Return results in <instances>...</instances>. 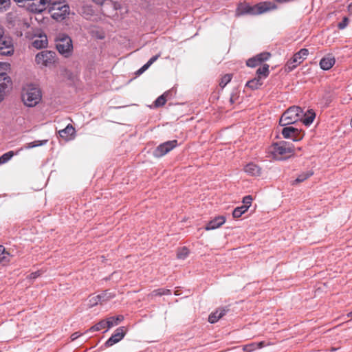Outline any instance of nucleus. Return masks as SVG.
<instances>
[{
  "label": "nucleus",
  "instance_id": "nucleus-1",
  "mask_svg": "<svg viewBox=\"0 0 352 352\" xmlns=\"http://www.w3.org/2000/svg\"><path fill=\"white\" fill-rule=\"evenodd\" d=\"M276 8V6L270 2H261L253 6L246 2L239 3L237 5L235 16H240L244 14L257 15Z\"/></svg>",
  "mask_w": 352,
  "mask_h": 352
},
{
  "label": "nucleus",
  "instance_id": "nucleus-2",
  "mask_svg": "<svg viewBox=\"0 0 352 352\" xmlns=\"http://www.w3.org/2000/svg\"><path fill=\"white\" fill-rule=\"evenodd\" d=\"M294 146L285 141L272 144L268 148V153L276 160H285L295 155Z\"/></svg>",
  "mask_w": 352,
  "mask_h": 352
},
{
  "label": "nucleus",
  "instance_id": "nucleus-3",
  "mask_svg": "<svg viewBox=\"0 0 352 352\" xmlns=\"http://www.w3.org/2000/svg\"><path fill=\"white\" fill-rule=\"evenodd\" d=\"M42 99V93L39 87L34 85H28L22 93V100L25 105L30 107H35Z\"/></svg>",
  "mask_w": 352,
  "mask_h": 352
},
{
  "label": "nucleus",
  "instance_id": "nucleus-4",
  "mask_svg": "<svg viewBox=\"0 0 352 352\" xmlns=\"http://www.w3.org/2000/svg\"><path fill=\"white\" fill-rule=\"evenodd\" d=\"M302 110L300 107L292 106L288 108L280 118L279 124L281 126H287L301 120Z\"/></svg>",
  "mask_w": 352,
  "mask_h": 352
},
{
  "label": "nucleus",
  "instance_id": "nucleus-5",
  "mask_svg": "<svg viewBox=\"0 0 352 352\" xmlns=\"http://www.w3.org/2000/svg\"><path fill=\"white\" fill-rule=\"evenodd\" d=\"M56 47L60 54L69 57L73 50L71 38L65 34H60L56 39Z\"/></svg>",
  "mask_w": 352,
  "mask_h": 352
},
{
  "label": "nucleus",
  "instance_id": "nucleus-6",
  "mask_svg": "<svg viewBox=\"0 0 352 352\" xmlns=\"http://www.w3.org/2000/svg\"><path fill=\"white\" fill-rule=\"evenodd\" d=\"M50 12L54 19L62 21L69 14V7L63 2H53L50 3Z\"/></svg>",
  "mask_w": 352,
  "mask_h": 352
},
{
  "label": "nucleus",
  "instance_id": "nucleus-7",
  "mask_svg": "<svg viewBox=\"0 0 352 352\" xmlns=\"http://www.w3.org/2000/svg\"><path fill=\"white\" fill-rule=\"evenodd\" d=\"M56 60V53L50 50L41 51L35 56V63L40 67H50Z\"/></svg>",
  "mask_w": 352,
  "mask_h": 352
},
{
  "label": "nucleus",
  "instance_id": "nucleus-8",
  "mask_svg": "<svg viewBox=\"0 0 352 352\" xmlns=\"http://www.w3.org/2000/svg\"><path fill=\"white\" fill-rule=\"evenodd\" d=\"M309 54V51L306 48L301 49L299 52L296 53L292 58H291L285 65V71L287 72H292L302 61L306 59Z\"/></svg>",
  "mask_w": 352,
  "mask_h": 352
},
{
  "label": "nucleus",
  "instance_id": "nucleus-9",
  "mask_svg": "<svg viewBox=\"0 0 352 352\" xmlns=\"http://www.w3.org/2000/svg\"><path fill=\"white\" fill-rule=\"evenodd\" d=\"M178 145L176 140L165 142L158 146L153 151V156L160 158L169 153Z\"/></svg>",
  "mask_w": 352,
  "mask_h": 352
},
{
  "label": "nucleus",
  "instance_id": "nucleus-10",
  "mask_svg": "<svg viewBox=\"0 0 352 352\" xmlns=\"http://www.w3.org/2000/svg\"><path fill=\"white\" fill-rule=\"evenodd\" d=\"M14 52L12 41L10 38L3 36V31L0 30V54L10 55Z\"/></svg>",
  "mask_w": 352,
  "mask_h": 352
},
{
  "label": "nucleus",
  "instance_id": "nucleus-11",
  "mask_svg": "<svg viewBox=\"0 0 352 352\" xmlns=\"http://www.w3.org/2000/svg\"><path fill=\"white\" fill-rule=\"evenodd\" d=\"M51 0H29L28 10L32 12H41L50 5Z\"/></svg>",
  "mask_w": 352,
  "mask_h": 352
},
{
  "label": "nucleus",
  "instance_id": "nucleus-12",
  "mask_svg": "<svg viewBox=\"0 0 352 352\" xmlns=\"http://www.w3.org/2000/svg\"><path fill=\"white\" fill-rule=\"evenodd\" d=\"M282 135L285 138H292L294 141L297 142L302 139V134L298 129L293 126H287L283 129Z\"/></svg>",
  "mask_w": 352,
  "mask_h": 352
},
{
  "label": "nucleus",
  "instance_id": "nucleus-13",
  "mask_svg": "<svg viewBox=\"0 0 352 352\" xmlns=\"http://www.w3.org/2000/svg\"><path fill=\"white\" fill-rule=\"evenodd\" d=\"M271 56L270 53L269 52H262L259 54H257L256 56L249 58L247 62L246 65L248 67H256L258 65H261L263 64V62L267 60Z\"/></svg>",
  "mask_w": 352,
  "mask_h": 352
},
{
  "label": "nucleus",
  "instance_id": "nucleus-14",
  "mask_svg": "<svg viewBox=\"0 0 352 352\" xmlns=\"http://www.w3.org/2000/svg\"><path fill=\"white\" fill-rule=\"evenodd\" d=\"M126 334L124 327H118L113 334L106 341L104 345L106 347H110L120 341Z\"/></svg>",
  "mask_w": 352,
  "mask_h": 352
},
{
  "label": "nucleus",
  "instance_id": "nucleus-15",
  "mask_svg": "<svg viewBox=\"0 0 352 352\" xmlns=\"http://www.w3.org/2000/svg\"><path fill=\"white\" fill-rule=\"evenodd\" d=\"M243 171L251 177H257L262 175L261 167L253 162L247 164L243 168Z\"/></svg>",
  "mask_w": 352,
  "mask_h": 352
},
{
  "label": "nucleus",
  "instance_id": "nucleus-16",
  "mask_svg": "<svg viewBox=\"0 0 352 352\" xmlns=\"http://www.w3.org/2000/svg\"><path fill=\"white\" fill-rule=\"evenodd\" d=\"M58 133L63 139L69 141L75 138L76 130L72 124H69L65 129L60 130Z\"/></svg>",
  "mask_w": 352,
  "mask_h": 352
},
{
  "label": "nucleus",
  "instance_id": "nucleus-17",
  "mask_svg": "<svg viewBox=\"0 0 352 352\" xmlns=\"http://www.w3.org/2000/svg\"><path fill=\"white\" fill-rule=\"evenodd\" d=\"M48 41L45 34H40L33 38L32 45L36 49L45 48L47 46Z\"/></svg>",
  "mask_w": 352,
  "mask_h": 352
},
{
  "label": "nucleus",
  "instance_id": "nucleus-18",
  "mask_svg": "<svg viewBox=\"0 0 352 352\" xmlns=\"http://www.w3.org/2000/svg\"><path fill=\"white\" fill-rule=\"evenodd\" d=\"M12 82L6 73H0V89L6 94L12 88Z\"/></svg>",
  "mask_w": 352,
  "mask_h": 352
},
{
  "label": "nucleus",
  "instance_id": "nucleus-19",
  "mask_svg": "<svg viewBox=\"0 0 352 352\" xmlns=\"http://www.w3.org/2000/svg\"><path fill=\"white\" fill-rule=\"evenodd\" d=\"M13 255L3 245H0V263L8 265L10 263Z\"/></svg>",
  "mask_w": 352,
  "mask_h": 352
},
{
  "label": "nucleus",
  "instance_id": "nucleus-20",
  "mask_svg": "<svg viewBox=\"0 0 352 352\" xmlns=\"http://www.w3.org/2000/svg\"><path fill=\"white\" fill-rule=\"evenodd\" d=\"M228 311L224 307L218 308L215 311L212 312L208 317V322L214 324L221 319Z\"/></svg>",
  "mask_w": 352,
  "mask_h": 352
},
{
  "label": "nucleus",
  "instance_id": "nucleus-21",
  "mask_svg": "<svg viewBox=\"0 0 352 352\" xmlns=\"http://www.w3.org/2000/svg\"><path fill=\"white\" fill-rule=\"evenodd\" d=\"M336 60L332 54H327L320 62V66L323 70L330 69L335 64Z\"/></svg>",
  "mask_w": 352,
  "mask_h": 352
},
{
  "label": "nucleus",
  "instance_id": "nucleus-22",
  "mask_svg": "<svg viewBox=\"0 0 352 352\" xmlns=\"http://www.w3.org/2000/svg\"><path fill=\"white\" fill-rule=\"evenodd\" d=\"M226 222V218L223 216H219L208 222L206 226V230H214L219 228Z\"/></svg>",
  "mask_w": 352,
  "mask_h": 352
},
{
  "label": "nucleus",
  "instance_id": "nucleus-23",
  "mask_svg": "<svg viewBox=\"0 0 352 352\" xmlns=\"http://www.w3.org/2000/svg\"><path fill=\"white\" fill-rule=\"evenodd\" d=\"M316 118V113L312 110H308L305 114L302 113V116L300 120L306 126H309L314 120Z\"/></svg>",
  "mask_w": 352,
  "mask_h": 352
},
{
  "label": "nucleus",
  "instance_id": "nucleus-24",
  "mask_svg": "<svg viewBox=\"0 0 352 352\" xmlns=\"http://www.w3.org/2000/svg\"><path fill=\"white\" fill-rule=\"evenodd\" d=\"M267 345H269V344H266L264 341L259 342H252L245 345L243 346V351L245 352H252L257 349L263 348Z\"/></svg>",
  "mask_w": 352,
  "mask_h": 352
},
{
  "label": "nucleus",
  "instance_id": "nucleus-25",
  "mask_svg": "<svg viewBox=\"0 0 352 352\" xmlns=\"http://www.w3.org/2000/svg\"><path fill=\"white\" fill-rule=\"evenodd\" d=\"M262 85V79L256 76L254 78L248 81L245 87L250 88L252 90H255L258 89Z\"/></svg>",
  "mask_w": 352,
  "mask_h": 352
},
{
  "label": "nucleus",
  "instance_id": "nucleus-26",
  "mask_svg": "<svg viewBox=\"0 0 352 352\" xmlns=\"http://www.w3.org/2000/svg\"><path fill=\"white\" fill-rule=\"evenodd\" d=\"M124 320V317L122 315L117 316H112L107 318V329H110L115 325H118Z\"/></svg>",
  "mask_w": 352,
  "mask_h": 352
},
{
  "label": "nucleus",
  "instance_id": "nucleus-27",
  "mask_svg": "<svg viewBox=\"0 0 352 352\" xmlns=\"http://www.w3.org/2000/svg\"><path fill=\"white\" fill-rule=\"evenodd\" d=\"M269 67L268 64H263L261 67L257 69L256 76L261 79L266 78L270 74Z\"/></svg>",
  "mask_w": 352,
  "mask_h": 352
},
{
  "label": "nucleus",
  "instance_id": "nucleus-28",
  "mask_svg": "<svg viewBox=\"0 0 352 352\" xmlns=\"http://www.w3.org/2000/svg\"><path fill=\"white\" fill-rule=\"evenodd\" d=\"M160 56V54H159L151 58L150 60L145 65H144L140 69H139L137 71L136 74L140 75L143 72H144L154 62H155L158 59Z\"/></svg>",
  "mask_w": 352,
  "mask_h": 352
},
{
  "label": "nucleus",
  "instance_id": "nucleus-29",
  "mask_svg": "<svg viewBox=\"0 0 352 352\" xmlns=\"http://www.w3.org/2000/svg\"><path fill=\"white\" fill-rule=\"evenodd\" d=\"M171 292L168 289L160 288L153 290L150 294L149 296L151 298H154L156 296H161L164 295H170Z\"/></svg>",
  "mask_w": 352,
  "mask_h": 352
},
{
  "label": "nucleus",
  "instance_id": "nucleus-30",
  "mask_svg": "<svg viewBox=\"0 0 352 352\" xmlns=\"http://www.w3.org/2000/svg\"><path fill=\"white\" fill-rule=\"evenodd\" d=\"M22 148H20L17 152L14 153L13 151H8L3 155H2L0 157V165L3 164L6 162H8L11 158L14 155H16L19 151H21Z\"/></svg>",
  "mask_w": 352,
  "mask_h": 352
},
{
  "label": "nucleus",
  "instance_id": "nucleus-31",
  "mask_svg": "<svg viewBox=\"0 0 352 352\" xmlns=\"http://www.w3.org/2000/svg\"><path fill=\"white\" fill-rule=\"evenodd\" d=\"M313 174H314V172L312 170H309L307 172L302 173L297 177V178L295 179V181L294 182L293 184H298V183L302 182L305 181L306 179H307L308 178H309L311 176H312Z\"/></svg>",
  "mask_w": 352,
  "mask_h": 352
},
{
  "label": "nucleus",
  "instance_id": "nucleus-32",
  "mask_svg": "<svg viewBox=\"0 0 352 352\" xmlns=\"http://www.w3.org/2000/svg\"><path fill=\"white\" fill-rule=\"evenodd\" d=\"M98 296L102 304L103 302H105L109 300L110 299L114 298L116 296V294L109 292L108 290H106L102 292L101 294H98Z\"/></svg>",
  "mask_w": 352,
  "mask_h": 352
},
{
  "label": "nucleus",
  "instance_id": "nucleus-33",
  "mask_svg": "<svg viewBox=\"0 0 352 352\" xmlns=\"http://www.w3.org/2000/svg\"><path fill=\"white\" fill-rule=\"evenodd\" d=\"M106 322H107L106 320H102L99 322H98L96 324H95L94 326H92L89 329V331H100L106 327L107 328V324Z\"/></svg>",
  "mask_w": 352,
  "mask_h": 352
},
{
  "label": "nucleus",
  "instance_id": "nucleus-34",
  "mask_svg": "<svg viewBox=\"0 0 352 352\" xmlns=\"http://www.w3.org/2000/svg\"><path fill=\"white\" fill-rule=\"evenodd\" d=\"M246 211H248L247 208H245L243 206L236 207L232 212V216L234 218L237 219L241 217L243 214H244Z\"/></svg>",
  "mask_w": 352,
  "mask_h": 352
},
{
  "label": "nucleus",
  "instance_id": "nucleus-35",
  "mask_svg": "<svg viewBox=\"0 0 352 352\" xmlns=\"http://www.w3.org/2000/svg\"><path fill=\"white\" fill-rule=\"evenodd\" d=\"M189 254V250L186 247L179 249L177 252V258L179 259H185Z\"/></svg>",
  "mask_w": 352,
  "mask_h": 352
},
{
  "label": "nucleus",
  "instance_id": "nucleus-36",
  "mask_svg": "<svg viewBox=\"0 0 352 352\" xmlns=\"http://www.w3.org/2000/svg\"><path fill=\"white\" fill-rule=\"evenodd\" d=\"M232 78V74H225L221 78V80L219 82V86L221 88H224L226 87V85L231 81Z\"/></svg>",
  "mask_w": 352,
  "mask_h": 352
},
{
  "label": "nucleus",
  "instance_id": "nucleus-37",
  "mask_svg": "<svg viewBox=\"0 0 352 352\" xmlns=\"http://www.w3.org/2000/svg\"><path fill=\"white\" fill-rule=\"evenodd\" d=\"M98 304H102L100 301V298H99V296H91L89 298V307H94Z\"/></svg>",
  "mask_w": 352,
  "mask_h": 352
},
{
  "label": "nucleus",
  "instance_id": "nucleus-38",
  "mask_svg": "<svg viewBox=\"0 0 352 352\" xmlns=\"http://www.w3.org/2000/svg\"><path fill=\"white\" fill-rule=\"evenodd\" d=\"M47 140L41 141V140H36L30 143H28L25 144V148L27 149L32 148L38 146H41L44 144Z\"/></svg>",
  "mask_w": 352,
  "mask_h": 352
},
{
  "label": "nucleus",
  "instance_id": "nucleus-39",
  "mask_svg": "<svg viewBox=\"0 0 352 352\" xmlns=\"http://www.w3.org/2000/svg\"><path fill=\"white\" fill-rule=\"evenodd\" d=\"M252 202V197L251 195H247V196L244 197L243 199V206L245 208H247L248 210L251 206Z\"/></svg>",
  "mask_w": 352,
  "mask_h": 352
},
{
  "label": "nucleus",
  "instance_id": "nucleus-40",
  "mask_svg": "<svg viewBox=\"0 0 352 352\" xmlns=\"http://www.w3.org/2000/svg\"><path fill=\"white\" fill-rule=\"evenodd\" d=\"M166 102V98L164 95L160 96L157 98V100L155 101V107H161L163 106Z\"/></svg>",
  "mask_w": 352,
  "mask_h": 352
},
{
  "label": "nucleus",
  "instance_id": "nucleus-41",
  "mask_svg": "<svg viewBox=\"0 0 352 352\" xmlns=\"http://www.w3.org/2000/svg\"><path fill=\"white\" fill-rule=\"evenodd\" d=\"M10 0H0V11L6 10L9 8Z\"/></svg>",
  "mask_w": 352,
  "mask_h": 352
},
{
  "label": "nucleus",
  "instance_id": "nucleus-42",
  "mask_svg": "<svg viewBox=\"0 0 352 352\" xmlns=\"http://www.w3.org/2000/svg\"><path fill=\"white\" fill-rule=\"evenodd\" d=\"M239 91H234V92L232 93L230 100H229L230 104H232L235 103L239 100Z\"/></svg>",
  "mask_w": 352,
  "mask_h": 352
},
{
  "label": "nucleus",
  "instance_id": "nucleus-43",
  "mask_svg": "<svg viewBox=\"0 0 352 352\" xmlns=\"http://www.w3.org/2000/svg\"><path fill=\"white\" fill-rule=\"evenodd\" d=\"M349 23V19L346 16H344L342 19V21L338 23V27L339 29L342 30L345 28Z\"/></svg>",
  "mask_w": 352,
  "mask_h": 352
},
{
  "label": "nucleus",
  "instance_id": "nucleus-44",
  "mask_svg": "<svg viewBox=\"0 0 352 352\" xmlns=\"http://www.w3.org/2000/svg\"><path fill=\"white\" fill-rule=\"evenodd\" d=\"M10 69V64L6 63H0V73H6V71Z\"/></svg>",
  "mask_w": 352,
  "mask_h": 352
},
{
  "label": "nucleus",
  "instance_id": "nucleus-45",
  "mask_svg": "<svg viewBox=\"0 0 352 352\" xmlns=\"http://www.w3.org/2000/svg\"><path fill=\"white\" fill-rule=\"evenodd\" d=\"M82 334L80 333L79 332H75L74 333L72 334L71 336V340L72 341L76 340L78 338H79Z\"/></svg>",
  "mask_w": 352,
  "mask_h": 352
},
{
  "label": "nucleus",
  "instance_id": "nucleus-46",
  "mask_svg": "<svg viewBox=\"0 0 352 352\" xmlns=\"http://www.w3.org/2000/svg\"><path fill=\"white\" fill-rule=\"evenodd\" d=\"M40 275H41V272L39 271H37V272L30 274V278L34 279V278H36L37 277H38Z\"/></svg>",
  "mask_w": 352,
  "mask_h": 352
},
{
  "label": "nucleus",
  "instance_id": "nucleus-47",
  "mask_svg": "<svg viewBox=\"0 0 352 352\" xmlns=\"http://www.w3.org/2000/svg\"><path fill=\"white\" fill-rule=\"evenodd\" d=\"M93 1L98 5H102L104 0H93Z\"/></svg>",
  "mask_w": 352,
  "mask_h": 352
},
{
  "label": "nucleus",
  "instance_id": "nucleus-48",
  "mask_svg": "<svg viewBox=\"0 0 352 352\" xmlns=\"http://www.w3.org/2000/svg\"><path fill=\"white\" fill-rule=\"evenodd\" d=\"M6 94L0 89V102L3 100Z\"/></svg>",
  "mask_w": 352,
  "mask_h": 352
},
{
  "label": "nucleus",
  "instance_id": "nucleus-49",
  "mask_svg": "<svg viewBox=\"0 0 352 352\" xmlns=\"http://www.w3.org/2000/svg\"><path fill=\"white\" fill-rule=\"evenodd\" d=\"M348 12L352 14V3H351L349 6H348Z\"/></svg>",
  "mask_w": 352,
  "mask_h": 352
},
{
  "label": "nucleus",
  "instance_id": "nucleus-50",
  "mask_svg": "<svg viewBox=\"0 0 352 352\" xmlns=\"http://www.w3.org/2000/svg\"><path fill=\"white\" fill-rule=\"evenodd\" d=\"M347 316L352 318V311L351 312H349V314H347Z\"/></svg>",
  "mask_w": 352,
  "mask_h": 352
},
{
  "label": "nucleus",
  "instance_id": "nucleus-51",
  "mask_svg": "<svg viewBox=\"0 0 352 352\" xmlns=\"http://www.w3.org/2000/svg\"><path fill=\"white\" fill-rule=\"evenodd\" d=\"M335 350H336V349L332 348L331 351H335Z\"/></svg>",
  "mask_w": 352,
  "mask_h": 352
}]
</instances>
